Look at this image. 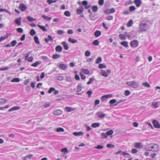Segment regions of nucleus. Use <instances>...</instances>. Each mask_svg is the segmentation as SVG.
Segmentation results:
<instances>
[{
	"label": "nucleus",
	"instance_id": "obj_23",
	"mask_svg": "<svg viewBox=\"0 0 160 160\" xmlns=\"http://www.w3.org/2000/svg\"><path fill=\"white\" fill-rule=\"evenodd\" d=\"M100 125V124L98 122H95L92 124L91 126L93 128L98 127Z\"/></svg>",
	"mask_w": 160,
	"mask_h": 160
},
{
	"label": "nucleus",
	"instance_id": "obj_11",
	"mask_svg": "<svg viewBox=\"0 0 160 160\" xmlns=\"http://www.w3.org/2000/svg\"><path fill=\"white\" fill-rule=\"evenodd\" d=\"M134 147L137 148L141 149L142 148L143 146L141 142H136L134 144Z\"/></svg>",
	"mask_w": 160,
	"mask_h": 160
},
{
	"label": "nucleus",
	"instance_id": "obj_34",
	"mask_svg": "<svg viewBox=\"0 0 160 160\" xmlns=\"http://www.w3.org/2000/svg\"><path fill=\"white\" fill-rule=\"evenodd\" d=\"M133 24V21L132 19L130 20L127 23V26L128 27H131Z\"/></svg>",
	"mask_w": 160,
	"mask_h": 160
},
{
	"label": "nucleus",
	"instance_id": "obj_31",
	"mask_svg": "<svg viewBox=\"0 0 160 160\" xmlns=\"http://www.w3.org/2000/svg\"><path fill=\"white\" fill-rule=\"evenodd\" d=\"M121 44L125 47L128 46V42L127 41H123L121 42Z\"/></svg>",
	"mask_w": 160,
	"mask_h": 160
},
{
	"label": "nucleus",
	"instance_id": "obj_56",
	"mask_svg": "<svg viewBox=\"0 0 160 160\" xmlns=\"http://www.w3.org/2000/svg\"><path fill=\"white\" fill-rule=\"evenodd\" d=\"M80 75L82 79L83 80H84L86 78V76L84 74H83L82 73L80 72Z\"/></svg>",
	"mask_w": 160,
	"mask_h": 160
},
{
	"label": "nucleus",
	"instance_id": "obj_54",
	"mask_svg": "<svg viewBox=\"0 0 160 160\" xmlns=\"http://www.w3.org/2000/svg\"><path fill=\"white\" fill-rule=\"evenodd\" d=\"M17 42L16 40H14L11 42V45L12 47H14L17 44Z\"/></svg>",
	"mask_w": 160,
	"mask_h": 160
},
{
	"label": "nucleus",
	"instance_id": "obj_29",
	"mask_svg": "<svg viewBox=\"0 0 160 160\" xmlns=\"http://www.w3.org/2000/svg\"><path fill=\"white\" fill-rule=\"evenodd\" d=\"M68 41L72 43H75L77 42V40L70 38H68Z\"/></svg>",
	"mask_w": 160,
	"mask_h": 160
},
{
	"label": "nucleus",
	"instance_id": "obj_50",
	"mask_svg": "<svg viewBox=\"0 0 160 160\" xmlns=\"http://www.w3.org/2000/svg\"><path fill=\"white\" fill-rule=\"evenodd\" d=\"M99 42L98 40H96L93 41L92 44L95 46H97L99 45Z\"/></svg>",
	"mask_w": 160,
	"mask_h": 160
},
{
	"label": "nucleus",
	"instance_id": "obj_35",
	"mask_svg": "<svg viewBox=\"0 0 160 160\" xmlns=\"http://www.w3.org/2000/svg\"><path fill=\"white\" fill-rule=\"evenodd\" d=\"M42 17L43 18V19H45L46 21H49L51 19V17H48L47 16H45V15H42Z\"/></svg>",
	"mask_w": 160,
	"mask_h": 160
},
{
	"label": "nucleus",
	"instance_id": "obj_5",
	"mask_svg": "<svg viewBox=\"0 0 160 160\" xmlns=\"http://www.w3.org/2000/svg\"><path fill=\"white\" fill-rule=\"evenodd\" d=\"M101 75L104 77H107L108 76L109 74L111 72V71L109 70H108L106 72L104 70H101Z\"/></svg>",
	"mask_w": 160,
	"mask_h": 160
},
{
	"label": "nucleus",
	"instance_id": "obj_17",
	"mask_svg": "<svg viewBox=\"0 0 160 160\" xmlns=\"http://www.w3.org/2000/svg\"><path fill=\"white\" fill-rule=\"evenodd\" d=\"M21 108L19 107L18 106H14L12 108L8 110V112H12L15 110H16L20 109Z\"/></svg>",
	"mask_w": 160,
	"mask_h": 160
},
{
	"label": "nucleus",
	"instance_id": "obj_58",
	"mask_svg": "<svg viewBox=\"0 0 160 160\" xmlns=\"http://www.w3.org/2000/svg\"><path fill=\"white\" fill-rule=\"evenodd\" d=\"M130 94V92L128 90H126L124 92V94L126 96L129 95Z\"/></svg>",
	"mask_w": 160,
	"mask_h": 160
},
{
	"label": "nucleus",
	"instance_id": "obj_33",
	"mask_svg": "<svg viewBox=\"0 0 160 160\" xmlns=\"http://www.w3.org/2000/svg\"><path fill=\"white\" fill-rule=\"evenodd\" d=\"M8 101L6 99L4 98H0V104L5 103Z\"/></svg>",
	"mask_w": 160,
	"mask_h": 160
},
{
	"label": "nucleus",
	"instance_id": "obj_48",
	"mask_svg": "<svg viewBox=\"0 0 160 160\" xmlns=\"http://www.w3.org/2000/svg\"><path fill=\"white\" fill-rule=\"evenodd\" d=\"M56 131L58 132H63L64 131V129L62 128H57Z\"/></svg>",
	"mask_w": 160,
	"mask_h": 160
},
{
	"label": "nucleus",
	"instance_id": "obj_36",
	"mask_svg": "<svg viewBox=\"0 0 160 160\" xmlns=\"http://www.w3.org/2000/svg\"><path fill=\"white\" fill-rule=\"evenodd\" d=\"M119 38L122 40H125L126 38L125 35L122 34H121L119 35Z\"/></svg>",
	"mask_w": 160,
	"mask_h": 160
},
{
	"label": "nucleus",
	"instance_id": "obj_3",
	"mask_svg": "<svg viewBox=\"0 0 160 160\" xmlns=\"http://www.w3.org/2000/svg\"><path fill=\"white\" fill-rule=\"evenodd\" d=\"M127 84L129 87H132L134 88H137L138 87V84L133 81L127 82Z\"/></svg>",
	"mask_w": 160,
	"mask_h": 160
},
{
	"label": "nucleus",
	"instance_id": "obj_9",
	"mask_svg": "<svg viewBox=\"0 0 160 160\" xmlns=\"http://www.w3.org/2000/svg\"><path fill=\"white\" fill-rule=\"evenodd\" d=\"M112 94H107L103 95L101 97V99L102 102H103L106 99L112 97Z\"/></svg>",
	"mask_w": 160,
	"mask_h": 160
},
{
	"label": "nucleus",
	"instance_id": "obj_12",
	"mask_svg": "<svg viewBox=\"0 0 160 160\" xmlns=\"http://www.w3.org/2000/svg\"><path fill=\"white\" fill-rule=\"evenodd\" d=\"M62 113V111L59 109L55 110L53 112V114L55 116H58L61 115Z\"/></svg>",
	"mask_w": 160,
	"mask_h": 160
},
{
	"label": "nucleus",
	"instance_id": "obj_16",
	"mask_svg": "<svg viewBox=\"0 0 160 160\" xmlns=\"http://www.w3.org/2000/svg\"><path fill=\"white\" fill-rule=\"evenodd\" d=\"M62 44L63 45L64 49L66 50H68L69 49V47L68 44L65 41L62 42Z\"/></svg>",
	"mask_w": 160,
	"mask_h": 160
},
{
	"label": "nucleus",
	"instance_id": "obj_7",
	"mask_svg": "<svg viewBox=\"0 0 160 160\" xmlns=\"http://www.w3.org/2000/svg\"><path fill=\"white\" fill-rule=\"evenodd\" d=\"M152 123L154 127L156 128H160V124L156 120H154L152 121Z\"/></svg>",
	"mask_w": 160,
	"mask_h": 160
},
{
	"label": "nucleus",
	"instance_id": "obj_20",
	"mask_svg": "<svg viewBox=\"0 0 160 160\" xmlns=\"http://www.w3.org/2000/svg\"><path fill=\"white\" fill-rule=\"evenodd\" d=\"M73 135L75 136H80L83 135L84 133L82 132H73Z\"/></svg>",
	"mask_w": 160,
	"mask_h": 160
},
{
	"label": "nucleus",
	"instance_id": "obj_61",
	"mask_svg": "<svg viewBox=\"0 0 160 160\" xmlns=\"http://www.w3.org/2000/svg\"><path fill=\"white\" fill-rule=\"evenodd\" d=\"M47 39L49 41H50L51 42H52V41H53V39L52 38V37L49 35H48V38Z\"/></svg>",
	"mask_w": 160,
	"mask_h": 160
},
{
	"label": "nucleus",
	"instance_id": "obj_43",
	"mask_svg": "<svg viewBox=\"0 0 160 160\" xmlns=\"http://www.w3.org/2000/svg\"><path fill=\"white\" fill-rule=\"evenodd\" d=\"M41 59L45 61H49V58L46 56H42L41 57Z\"/></svg>",
	"mask_w": 160,
	"mask_h": 160
},
{
	"label": "nucleus",
	"instance_id": "obj_13",
	"mask_svg": "<svg viewBox=\"0 0 160 160\" xmlns=\"http://www.w3.org/2000/svg\"><path fill=\"white\" fill-rule=\"evenodd\" d=\"M65 109L66 111L68 112H70L71 111H74L76 110V108H72L71 107H66Z\"/></svg>",
	"mask_w": 160,
	"mask_h": 160
},
{
	"label": "nucleus",
	"instance_id": "obj_26",
	"mask_svg": "<svg viewBox=\"0 0 160 160\" xmlns=\"http://www.w3.org/2000/svg\"><path fill=\"white\" fill-rule=\"evenodd\" d=\"M33 157V155L30 154L22 158L23 160H27L28 159H30L32 158Z\"/></svg>",
	"mask_w": 160,
	"mask_h": 160
},
{
	"label": "nucleus",
	"instance_id": "obj_40",
	"mask_svg": "<svg viewBox=\"0 0 160 160\" xmlns=\"http://www.w3.org/2000/svg\"><path fill=\"white\" fill-rule=\"evenodd\" d=\"M20 80L19 78H15L12 79L11 82H19L20 81Z\"/></svg>",
	"mask_w": 160,
	"mask_h": 160
},
{
	"label": "nucleus",
	"instance_id": "obj_38",
	"mask_svg": "<svg viewBox=\"0 0 160 160\" xmlns=\"http://www.w3.org/2000/svg\"><path fill=\"white\" fill-rule=\"evenodd\" d=\"M117 102V100L115 99H112L109 101V103L110 104V106H112V104L115 103Z\"/></svg>",
	"mask_w": 160,
	"mask_h": 160
},
{
	"label": "nucleus",
	"instance_id": "obj_19",
	"mask_svg": "<svg viewBox=\"0 0 160 160\" xmlns=\"http://www.w3.org/2000/svg\"><path fill=\"white\" fill-rule=\"evenodd\" d=\"M21 18L20 17V18H17L15 20V22L18 26H20L21 25Z\"/></svg>",
	"mask_w": 160,
	"mask_h": 160
},
{
	"label": "nucleus",
	"instance_id": "obj_10",
	"mask_svg": "<svg viewBox=\"0 0 160 160\" xmlns=\"http://www.w3.org/2000/svg\"><path fill=\"white\" fill-rule=\"evenodd\" d=\"M96 114L100 118H103L106 116V114L103 113L101 112H97Z\"/></svg>",
	"mask_w": 160,
	"mask_h": 160
},
{
	"label": "nucleus",
	"instance_id": "obj_39",
	"mask_svg": "<svg viewBox=\"0 0 160 160\" xmlns=\"http://www.w3.org/2000/svg\"><path fill=\"white\" fill-rule=\"evenodd\" d=\"M113 133V132L112 130H110L106 132L108 136L112 135Z\"/></svg>",
	"mask_w": 160,
	"mask_h": 160
},
{
	"label": "nucleus",
	"instance_id": "obj_28",
	"mask_svg": "<svg viewBox=\"0 0 160 160\" xmlns=\"http://www.w3.org/2000/svg\"><path fill=\"white\" fill-rule=\"evenodd\" d=\"M61 57V55L59 54H54L52 56V58L53 59H57Z\"/></svg>",
	"mask_w": 160,
	"mask_h": 160
},
{
	"label": "nucleus",
	"instance_id": "obj_41",
	"mask_svg": "<svg viewBox=\"0 0 160 160\" xmlns=\"http://www.w3.org/2000/svg\"><path fill=\"white\" fill-rule=\"evenodd\" d=\"M98 68L100 69L105 68H106V66L103 64H100L98 65Z\"/></svg>",
	"mask_w": 160,
	"mask_h": 160
},
{
	"label": "nucleus",
	"instance_id": "obj_42",
	"mask_svg": "<svg viewBox=\"0 0 160 160\" xmlns=\"http://www.w3.org/2000/svg\"><path fill=\"white\" fill-rule=\"evenodd\" d=\"M98 8L97 6H94L92 7V9L93 12H96L97 11Z\"/></svg>",
	"mask_w": 160,
	"mask_h": 160
},
{
	"label": "nucleus",
	"instance_id": "obj_24",
	"mask_svg": "<svg viewBox=\"0 0 160 160\" xmlns=\"http://www.w3.org/2000/svg\"><path fill=\"white\" fill-rule=\"evenodd\" d=\"M41 63V62L40 61H37L35 63L31 64V66L34 67H36L37 66Z\"/></svg>",
	"mask_w": 160,
	"mask_h": 160
},
{
	"label": "nucleus",
	"instance_id": "obj_14",
	"mask_svg": "<svg viewBox=\"0 0 160 160\" xmlns=\"http://www.w3.org/2000/svg\"><path fill=\"white\" fill-rule=\"evenodd\" d=\"M82 88V86L81 83H80L78 84L77 87L76 92H79L81 91Z\"/></svg>",
	"mask_w": 160,
	"mask_h": 160
},
{
	"label": "nucleus",
	"instance_id": "obj_55",
	"mask_svg": "<svg viewBox=\"0 0 160 160\" xmlns=\"http://www.w3.org/2000/svg\"><path fill=\"white\" fill-rule=\"evenodd\" d=\"M102 60V59L101 58L99 57L97 58V59L96 63V64H98L100 62H101Z\"/></svg>",
	"mask_w": 160,
	"mask_h": 160
},
{
	"label": "nucleus",
	"instance_id": "obj_27",
	"mask_svg": "<svg viewBox=\"0 0 160 160\" xmlns=\"http://www.w3.org/2000/svg\"><path fill=\"white\" fill-rule=\"evenodd\" d=\"M81 71L82 72L88 75L90 74L89 71L87 69H82L81 70Z\"/></svg>",
	"mask_w": 160,
	"mask_h": 160
},
{
	"label": "nucleus",
	"instance_id": "obj_46",
	"mask_svg": "<svg viewBox=\"0 0 160 160\" xmlns=\"http://www.w3.org/2000/svg\"><path fill=\"white\" fill-rule=\"evenodd\" d=\"M27 19H28V20L30 22H32L36 20L35 19L33 18L32 17H31L30 16L27 17Z\"/></svg>",
	"mask_w": 160,
	"mask_h": 160
},
{
	"label": "nucleus",
	"instance_id": "obj_18",
	"mask_svg": "<svg viewBox=\"0 0 160 160\" xmlns=\"http://www.w3.org/2000/svg\"><path fill=\"white\" fill-rule=\"evenodd\" d=\"M77 14L78 15L80 14L83 12V8L82 6H81L80 8L77 9Z\"/></svg>",
	"mask_w": 160,
	"mask_h": 160
},
{
	"label": "nucleus",
	"instance_id": "obj_30",
	"mask_svg": "<svg viewBox=\"0 0 160 160\" xmlns=\"http://www.w3.org/2000/svg\"><path fill=\"white\" fill-rule=\"evenodd\" d=\"M34 39L35 43L37 44H39L40 43V42L38 40V36H35L34 38Z\"/></svg>",
	"mask_w": 160,
	"mask_h": 160
},
{
	"label": "nucleus",
	"instance_id": "obj_32",
	"mask_svg": "<svg viewBox=\"0 0 160 160\" xmlns=\"http://www.w3.org/2000/svg\"><path fill=\"white\" fill-rule=\"evenodd\" d=\"M152 106L155 108H158V102H153L152 103Z\"/></svg>",
	"mask_w": 160,
	"mask_h": 160
},
{
	"label": "nucleus",
	"instance_id": "obj_2",
	"mask_svg": "<svg viewBox=\"0 0 160 160\" xmlns=\"http://www.w3.org/2000/svg\"><path fill=\"white\" fill-rule=\"evenodd\" d=\"M146 150L153 152L158 151L159 150V146L158 145L150 143L148 144L145 147Z\"/></svg>",
	"mask_w": 160,
	"mask_h": 160
},
{
	"label": "nucleus",
	"instance_id": "obj_47",
	"mask_svg": "<svg viewBox=\"0 0 160 160\" xmlns=\"http://www.w3.org/2000/svg\"><path fill=\"white\" fill-rule=\"evenodd\" d=\"M64 14L65 16L67 17H69L71 15L70 12L68 11H65L64 12Z\"/></svg>",
	"mask_w": 160,
	"mask_h": 160
},
{
	"label": "nucleus",
	"instance_id": "obj_22",
	"mask_svg": "<svg viewBox=\"0 0 160 160\" xmlns=\"http://www.w3.org/2000/svg\"><path fill=\"white\" fill-rule=\"evenodd\" d=\"M95 80L94 77L93 76L92 78H89V81L87 82V84L89 85L92 83Z\"/></svg>",
	"mask_w": 160,
	"mask_h": 160
},
{
	"label": "nucleus",
	"instance_id": "obj_64",
	"mask_svg": "<svg viewBox=\"0 0 160 160\" xmlns=\"http://www.w3.org/2000/svg\"><path fill=\"white\" fill-rule=\"evenodd\" d=\"M143 85L146 87H148V88H149L150 87V84H149L148 82H144L143 83Z\"/></svg>",
	"mask_w": 160,
	"mask_h": 160
},
{
	"label": "nucleus",
	"instance_id": "obj_44",
	"mask_svg": "<svg viewBox=\"0 0 160 160\" xmlns=\"http://www.w3.org/2000/svg\"><path fill=\"white\" fill-rule=\"evenodd\" d=\"M136 9V8L134 6H131L129 7V10L130 12H132L135 10Z\"/></svg>",
	"mask_w": 160,
	"mask_h": 160
},
{
	"label": "nucleus",
	"instance_id": "obj_60",
	"mask_svg": "<svg viewBox=\"0 0 160 160\" xmlns=\"http://www.w3.org/2000/svg\"><path fill=\"white\" fill-rule=\"evenodd\" d=\"M86 93L88 95V97L90 98L91 97V95L92 94V92L91 91H88Z\"/></svg>",
	"mask_w": 160,
	"mask_h": 160
},
{
	"label": "nucleus",
	"instance_id": "obj_62",
	"mask_svg": "<svg viewBox=\"0 0 160 160\" xmlns=\"http://www.w3.org/2000/svg\"><path fill=\"white\" fill-rule=\"evenodd\" d=\"M94 148L97 149H102L103 148V147L101 145H98Z\"/></svg>",
	"mask_w": 160,
	"mask_h": 160
},
{
	"label": "nucleus",
	"instance_id": "obj_59",
	"mask_svg": "<svg viewBox=\"0 0 160 160\" xmlns=\"http://www.w3.org/2000/svg\"><path fill=\"white\" fill-rule=\"evenodd\" d=\"M17 31L19 33H22L23 32V29L21 28H18L17 29Z\"/></svg>",
	"mask_w": 160,
	"mask_h": 160
},
{
	"label": "nucleus",
	"instance_id": "obj_53",
	"mask_svg": "<svg viewBox=\"0 0 160 160\" xmlns=\"http://www.w3.org/2000/svg\"><path fill=\"white\" fill-rule=\"evenodd\" d=\"M101 136L102 137V138L103 139L105 138H107L108 136L106 134V133H105L104 132H102L101 134Z\"/></svg>",
	"mask_w": 160,
	"mask_h": 160
},
{
	"label": "nucleus",
	"instance_id": "obj_63",
	"mask_svg": "<svg viewBox=\"0 0 160 160\" xmlns=\"http://www.w3.org/2000/svg\"><path fill=\"white\" fill-rule=\"evenodd\" d=\"M91 53L89 51H86L85 52V55L86 57H89Z\"/></svg>",
	"mask_w": 160,
	"mask_h": 160
},
{
	"label": "nucleus",
	"instance_id": "obj_8",
	"mask_svg": "<svg viewBox=\"0 0 160 160\" xmlns=\"http://www.w3.org/2000/svg\"><path fill=\"white\" fill-rule=\"evenodd\" d=\"M19 8L22 12L24 11L27 8V6L24 4L22 3L20 4Z\"/></svg>",
	"mask_w": 160,
	"mask_h": 160
},
{
	"label": "nucleus",
	"instance_id": "obj_49",
	"mask_svg": "<svg viewBox=\"0 0 160 160\" xmlns=\"http://www.w3.org/2000/svg\"><path fill=\"white\" fill-rule=\"evenodd\" d=\"M36 33V31L32 29L30 31V34L31 36H33L35 35Z\"/></svg>",
	"mask_w": 160,
	"mask_h": 160
},
{
	"label": "nucleus",
	"instance_id": "obj_4",
	"mask_svg": "<svg viewBox=\"0 0 160 160\" xmlns=\"http://www.w3.org/2000/svg\"><path fill=\"white\" fill-rule=\"evenodd\" d=\"M130 45L131 47L135 48L138 46V42L137 40H133L131 42Z\"/></svg>",
	"mask_w": 160,
	"mask_h": 160
},
{
	"label": "nucleus",
	"instance_id": "obj_1",
	"mask_svg": "<svg viewBox=\"0 0 160 160\" xmlns=\"http://www.w3.org/2000/svg\"><path fill=\"white\" fill-rule=\"evenodd\" d=\"M151 24V23L148 21L143 20L139 24V27L140 29L139 31H146L150 28Z\"/></svg>",
	"mask_w": 160,
	"mask_h": 160
},
{
	"label": "nucleus",
	"instance_id": "obj_57",
	"mask_svg": "<svg viewBox=\"0 0 160 160\" xmlns=\"http://www.w3.org/2000/svg\"><path fill=\"white\" fill-rule=\"evenodd\" d=\"M55 89L54 88H51L48 91V93H51L52 92L55 91Z\"/></svg>",
	"mask_w": 160,
	"mask_h": 160
},
{
	"label": "nucleus",
	"instance_id": "obj_37",
	"mask_svg": "<svg viewBox=\"0 0 160 160\" xmlns=\"http://www.w3.org/2000/svg\"><path fill=\"white\" fill-rule=\"evenodd\" d=\"M38 26L41 29H42L43 31L45 32L47 31V29L44 26H42L39 25H38Z\"/></svg>",
	"mask_w": 160,
	"mask_h": 160
},
{
	"label": "nucleus",
	"instance_id": "obj_21",
	"mask_svg": "<svg viewBox=\"0 0 160 160\" xmlns=\"http://www.w3.org/2000/svg\"><path fill=\"white\" fill-rule=\"evenodd\" d=\"M62 47L60 45L57 46L55 48L56 51L58 52H61L62 51Z\"/></svg>",
	"mask_w": 160,
	"mask_h": 160
},
{
	"label": "nucleus",
	"instance_id": "obj_51",
	"mask_svg": "<svg viewBox=\"0 0 160 160\" xmlns=\"http://www.w3.org/2000/svg\"><path fill=\"white\" fill-rule=\"evenodd\" d=\"M57 80L60 81H62L63 80V77L62 76H57L56 78Z\"/></svg>",
	"mask_w": 160,
	"mask_h": 160
},
{
	"label": "nucleus",
	"instance_id": "obj_6",
	"mask_svg": "<svg viewBox=\"0 0 160 160\" xmlns=\"http://www.w3.org/2000/svg\"><path fill=\"white\" fill-rule=\"evenodd\" d=\"M58 67L61 70H64L67 68L68 65L65 64L59 63L58 65Z\"/></svg>",
	"mask_w": 160,
	"mask_h": 160
},
{
	"label": "nucleus",
	"instance_id": "obj_52",
	"mask_svg": "<svg viewBox=\"0 0 160 160\" xmlns=\"http://www.w3.org/2000/svg\"><path fill=\"white\" fill-rule=\"evenodd\" d=\"M26 60H27L29 62H32V61L33 60V58L32 56H31L30 57H28L27 58V59H25Z\"/></svg>",
	"mask_w": 160,
	"mask_h": 160
},
{
	"label": "nucleus",
	"instance_id": "obj_15",
	"mask_svg": "<svg viewBox=\"0 0 160 160\" xmlns=\"http://www.w3.org/2000/svg\"><path fill=\"white\" fill-rule=\"evenodd\" d=\"M134 2L137 7H139L142 3V2L140 0H134Z\"/></svg>",
	"mask_w": 160,
	"mask_h": 160
},
{
	"label": "nucleus",
	"instance_id": "obj_25",
	"mask_svg": "<svg viewBox=\"0 0 160 160\" xmlns=\"http://www.w3.org/2000/svg\"><path fill=\"white\" fill-rule=\"evenodd\" d=\"M101 32L99 30H97L94 32V35L96 37L100 36L101 35Z\"/></svg>",
	"mask_w": 160,
	"mask_h": 160
},
{
	"label": "nucleus",
	"instance_id": "obj_45",
	"mask_svg": "<svg viewBox=\"0 0 160 160\" xmlns=\"http://www.w3.org/2000/svg\"><path fill=\"white\" fill-rule=\"evenodd\" d=\"M61 151L62 152L68 153V149L67 148H64L61 150Z\"/></svg>",
	"mask_w": 160,
	"mask_h": 160
}]
</instances>
